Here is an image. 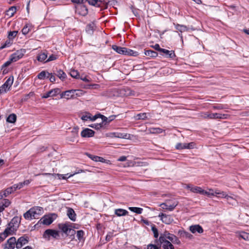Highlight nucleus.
<instances>
[{
    "mask_svg": "<svg viewBox=\"0 0 249 249\" xmlns=\"http://www.w3.org/2000/svg\"><path fill=\"white\" fill-rule=\"evenodd\" d=\"M43 208L41 207H34L31 208L24 214V217L26 219L37 218L39 215L42 214Z\"/></svg>",
    "mask_w": 249,
    "mask_h": 249,
    "instance_id": "obj_1",
    "label": "nucleus"
},
{
    "mask_svg": "<svg viewBox=\"0 0 249 249\" xmlns=\"http://www.w3.org/2000/svg\"><path fill=\"white\" fill-rule=\"evenodd\" d=\"M112 49L117 53L121 54L132 56H137L138 54V52H137L127 49L125 47H122L116 45H112Z\"/></svg>",
    "mask_w": 249,
    "mask_h": 249,
    "instance_id": "obj_2",
    "label": "nucleus"
},
{
    "mask_svg": "<svg viewBox=\"0 0 249 249\" xmlns=\"http://www.w3.org/2000/svg\"><path fill=\"white\" fill-rule=\"evenodd\" d=\"M201 116L204 119H224L228 118V115L217 113H209L208 112L203 113Z\"/></svg>",
    "mask_w": 249,
    "mask_h": 249,
    "instance_id": "obj_3",
    "label": "nucleus"
},
{
    "mask_svg": "<svg viewBox=\"0 0 249 249\" xmlns=\"http://www.w3.org/2000/svg\"><path fill=\"white\" fill-rule=\"evenodd\" d=\"M14 78L13 76L9 77L5 83L0 87V95L6 93L13 85Z\"/></svg>",
    "mask_w": 249,
    "mask_h": 249,
    "instance_id": "obj_4",
    "label": "nucleus"
},
{
    "mask_svg": "<svg viewBox=\"0 0 249 249\" xmlns=\"http://www.w3.org/2000/svg\"><path fill=\"white\" fill-rule=\"evenodd\" d=\"M59 228L65 233L67 235L74 234L75 231L72 229V226L68 223L60 224L58 226Z\"/></svg>",
    "mask_w": 249,
    "mask_h": 249,
    "instance_id": "obj_5",
    "label": "nucleus"
},
{
    "mask_svg": "<svg viewBox=\"0 0 249 249\" xmlns=\"http://www.w3.org/2000/svg\"><path fill=\"white\" fill-rule=\"evenodd\" d=\"M25 53L26 50L24 49L17 50L15 53L10 55L11 61H13V62L17 61L23 56Z\"/></svg>",
    "mask_w": 249,
    "mask_h": 249,
    "instance_id": "obj_6",
    "label": "nucleus"
},
{
    "mask_svg": "<svg viewBox=\"0 0 249 249\" xmlns=\"http://www.w3.org/2000/svg\"><path fill=\"white\" fill-rule=\"evenodd\" d=\"M59 236L58 231L52 229L46 230L43 235V237L44 238L47 239L48 240H50V237H53L54 238H57Z\"/></svg>",
    "mask_w": 249,
    "mask_h": 249,
    "instance_id": "obj_7",
    "label": "nucleus"
},
{
    "mask_svg": "<svg viewBox=\"0 0 249 249\" xmlns=\"http://www.w3.org/2000/svg\"><path fill=\"white\" fill-rule=\"evenodd\" d=\"M53 215H55V214L44 215L39 220L38 224H42L46 225H50L53 221V219L52 217Z\"/></svg>",
    "mask_w": 249,
    "mask_h": 249,
    "instance_id": "obj_8",
    "label": "nucleus"
},
{
    "mask_svg": "<svg viewBox=\"0 0 249 249\" xmlns=\"http://www.w3.org/2000/svg\"><path fill=\"white\" fill-rule=\"evenodd\" d=\"M196 144L194 142L190 143H178L176 145V148L178 150L184 149H191L195 147Z\"/></svg>",
    "mask_w": 249,
    "mask_h": 249,
    "instance_id": "obj_9",
    "label": "nucleus"
},
{
    "mask_svg": "<svg viewBox=\"0 0 249 249\" xmlns=\"http://www.w3.org/2000/svg\"><path fill=\"white\" fill-rule=\"evenodd\" d=\"M91 5L102 7L106 5L109 2L108 0H87Z\"/></svg>",
    "mask_w": 249,
    "mask_h": 249,
    "instance_id": "obj_10",
    "label": "nucleus"
},
{
    "mask_svg": "<svg viewBox=\"0 0 249 249\" xmlns=\"http://www.w3.org/2000/svg\"><path fill=\"white\" fill-rule=\"evenodd\" d=\"M78 130L79 128L78 127H73L70 132V135L67 137V140L70 142H74L78 137Z\"/></svg>",
    "mask_w": 249,
    "mask_h": 249,
    "instance_id": "obj_11",
    "label": "nucleus"
},
{
    "mask_svg": "<svg viewBox=\"0 0 249 249\" xmlns=\"http://www.w3.org/2000/svg\"><path fill=\"white\" fill-rule=\"evenodd\" d=\"M74 89H71L62 92L60 94L61 98H64L67 100L74 98V92H75Z\"/></svg>",
    "mask_w": 249,
    "mask_h": 249,
    "instance_id": "obj_12",
    "label": "nucleus"
},
{
    "mask_svg": "<svg viewBox=\"0 0 249 249\" xmlns=\"http://www.w3.org/2000/svg\"><path fill=\"white\" fill-rule=\"evenodd\" d=\"M16 230L17 229L15 228L8 225V227L5 229L4 231L0 234V235L2 237V239H5L8 235L13 234L14 231Z\"/></svg>",
    "mask_w": 249,
    "mask_h": 249,
    "instance_id": "obj_13",
    "label": "nucleus"
},
{
    "mask_svg": "<svg viewBox=\"0 0 249 249\" xmlns=\"http://www.w3.org/2000/svg\"><path fill=\"white\" fill-rule=\"evenodd\" d=\"M162 222L166 224H170L173 221V219L170 215L160 213L159 215Z\"/></svg>",
    "mask_w": 249,
    "mask_h": 249,
    "instance_id": "obj_14",
    "label": "nucleus"
},
{
    "mask_svg": "<svg viewBox=\"0 0 249 249\" xmlns=\"http://www.w3.org/2000/svg\"><path fill=\"white\" fill-rule=\"evenodd\" d=\"M16 246V238L15 237L10 238L5 244L4 249H14Z\"/></svg>",
    "mask_w": 249,
    "mask_h": 249,
    "instance_id": "obj_15",
    "label": "nucleus"
},
{
    "mask_svg": "<svg viewBox=\"0 0 249 249\" xmlns=\"http://www.w3.org/2000/svg\"><path fill=\"white\" fill-rule=\"evenodd\" d=\"M60 89H53L46 93H45L42 96L43 98H47L50 97H54L59 94Z\"/></svg>",
    "mask_w": 249,
    "mask_h": 249,
    "instance_id": "obj_16",
    "label": "nucleus"
},
{
    "mask_svg": "<svg viewBox=\"0 0 249 249\" xmlns=\"http://www.w3.org/2000/svg\"><path fill=\"white\" fill-rule=\"evenodd\" d=\"M28 242V238L27 236H21L19 237L18 240H16V248L20 249L23 245L27 244Z\"/></svg>",
    "mask_w": 249,
    "mask_h": 249,
    "instance_id": "obj_17",
    "label": "nucleus"
},
{
    "mask_svg": "<svg viewBox=\"0 0 249 249\" xmlns=\"http://www.w3.org/2000/svg\"><path fill=\"white\" fill-rule=\"evenodd\" d=\"M76 12L81 16H85L88 14V11L85 6L79 5L76 7Z\"/></svg>",
    "mask_w": 249,
    "mask_h": 249,
    "instance_id": "obj_18",
    "label": "nucleus"
},
{
    "mask_svg": "<svg viewBox=\"0 0 249 249\" xmlns=\"http://www.w3.org/2000/svg\"><path fill=\"white\" fill-rule=\"evenodd\" d=\"M214 193L215 194V196H216L218 198H226L227 200H229L230 198H233L231 196L228 195L226 192L224 191L220 192L218 189H215L214 190Z\"/></svg>",
    "mask_w": 249,
    "mask_h": 249,
    "instance_id": "obj_19",
    "label": "nucleus"
},
{
    "mask_svg": "<svg viewBox=\"0 0 249 249\" xmlns=\"http://www.w3.org/2000/svg\"><path fill=\"white\" fill-rule=\"evenodd\" d=\"M94 134V131L88 128L84 129L81 133V135L83 138L91 137Z\"/></svg>",
    "mask_w": 249,
    "mask_h": 249,
    "instance_id": "obj_20",
    "label": "nucleus"
},
{
    "mask_svg": "<svg viewBox=\"0 0 249 249\" xmlns=\"http://www.w3.org/2000/svg\"><path fill=\"white\" fill-rule=\"evenodd\" d=\"M186 188L189 189L191 192L195 193H198L202 195L203 192V189H202L201 187L198 186H194L190 184H188L187 185Z\"/></svg>",
    "mask_w": 249,
    "mask_h": 249,
    "instance_id": "obj_21",
    "label": "nucleus"
},
{
    "mask_svg": "<svg viewBox=\"0 0 249 249\" xmlns=\"http://www.w3.org/2000/svg\"><path fill=\"white\" fill-rule=\"evenodd\" d=\"M190 231L193 233H195L196 232L199 233H202L203 232V229L199 225H194L190 226Z\"/></svg>",
    "mask_w": 249,
    "mask_h": 249,
    "instance_id": "obj_22",
    "label": "nucleus"
},
{
    "mask_svg": "<svg viewBox=\"0 0 249 249\" xmlns=\"http://www.w3.org/2000/svg\"><path fill=\"white\" fill-rule=\"evenodd\" d=\"M20 222V218H19L18 216H15L13 217L10 223L8 224V226H11L16 229H17L18 228L19 224Z\"/></svg>",
    "mask_w": 249,
    "mask_h": 249,
    "instance_id": "obj_23",
    "label": "nucleus"
},
{
    "mask_svg": "<svg viewBox=\"0 0 249 249\" xmlns=\"http://www.w3.org/2000/svg\"><path fill=\"white\" fill-rule=\"evenodd\" d=\"M166 201L167 204L166 207H168V210L169 211H172L178 205V202L176 200H168Z\"/></svg>",
    "mask_w": 249,
    "mask_h": 249,
    "instance_id": "obj_24",
    "label": "nucleus"
},
{
    "mask_svg": "<svg viewBox=\"0 0 249 249\" xmlns=\"http://www.w3.org/2000/svg\"><path fill=\"white\" fill-rule=\"evenodd\" d=\"M95 28L96 26L95 23L94 22H91L87 25L86 28V32L88 34L91 35L93 34Z\"/></svg>",
    "mask_w": 249,
    "mask_h": 249,
    "instance_id": "obj_25",
    "label": "nucleus"
},
{
    "mask_svg": "<svg viewBox=\"0 0 249 249\" xmlns=\"http://www.w3.org/2000/svg\"><path fill=\"white\" fill-rule=\"evenodd\" d=\"M100 117H101L103 122L104 124H105L107 123H109L112 121L114 120L116 117L118 116V115H111L109 117H107L103 115L99 114V115Z\"/></svg>",
    "mask_w": 249,
    "mask_h": 249,
    "instance_id": "obj_26",
    "label": "nucleus"
},
{
    "mask_svg": "<svg viewBox=\"0 0 249 249\" xmlns=\"http://www.w3.org/2000/svg\"><path fill=\"white\" fill-rule=\"evenodd\" d=\"M113 134L115 137L125 139H131L132 136L130 134L121 132H115Z\"/></svg>",
    "mask_w": 249,
    "mask_h": 249,
    "instance_id": "obj_27",
    "label": "nucleus"
},
{
    "mask_svg": "<svg viewBox=\"0 0 249 249\" xmlns=\"http://www.w3.org/2000/svg\"><path fill=\"white\" fill-rule=\"evenodd\" d=\"M67 214L71 220H72L73 221H75L76 214L75 213V212L72 208H68L67 212Z\"/></svg>",
    "mask_w": 249,
    "mask_h": 249,
    "instance_id": "obj_28",
    "label": "nucleus"
},
{
    "mask_svg": "<svg viewBox=\"0 0 249 249\" xmlns=\"http://www.w3.org/2000/svg\"><path fill=\"white\" fill-rule=\"evenodd\" d=\"M161 52L165 54L167 57L173 59L176 57V54L173 51H169L165 49H162V50H161Z\"/></svg>",
    "mask_w": 249,
    "mask_h": 249,
    "instance_id": "obj_29",
    "label": "nucleus"
},
{
    "mask_svg": "<svg viewBox=\"0 0 249 249\" xmlns=\"http://www.w3.org/2000/svg\"><path fill=\"white\" fill-rule=\"evenodd\" d=\"M16 190L15 188H14L13 185L10 187L7 188L3 191V194L0 196V198H3V197H7L9 195L13 193Z\"/></svg>",
    "mask_w": 249,
    "mask_h": 249,
    "instance_id": "obj_30",
    "label": "nucleus"
},
{
    "mask_svg": "<svg viewBox=\"0 0 249 249\" xmlns=\"http://www.w3.org/2000/svg\"><path fill=\"white\" fill-rule=\"evenodd\" d=\"M114 213L117 216H122L127 215L128 212L124 209H117L115 210Z\"/></svg>",
    "mask_w": 249,
    "mask_h": 249,
    "instance_id": "obj_31",
    "label": "nucleus"
},
{
    "mask_svg": "<svg viewBox=\"0 0 249 249\" xmlns=\"http://www.w3.org/2000/svg\"><path fill=\"white\" fill-rule=\"evenodd\" d=\"M174 25L175 26L176 29L180 33L187 31L188 30V28L185 25L175 23H174Z\"/></svg>",
    "mask_w": 249,
    "mask_h": 249,
    "instance_id": "obj_32",
    "label": "nucleus"
},
{
    "mask_svg": "<svg viewBox=\"0 0 249 249\" xmlns=\"http://www.w3.org/2000/svg\"><path fill=\"white\" fill-rule=\"evenodd\" d=\"M55 74L62 81L64 80L67 77L66 74L61 70H57Z\"/></svg>",
    "mask_w": 249,
    "mask_h": 249,
    "instance_id": "obj_33",
    "label": "nucleus"
},
{
    "mask_svg": "<svg viewBox=\"0 0 249 249\" xmlns=\"http://www.w3.org/2000/svg\"><path fill=\"white\" fill-rule=\"evenodd\" d=\"M88 155L90 159H91L92 160L95 161H100L101 162H104L105 161V160L102 157H100L97 156H94L91 154H88Z\"/></svg>",
    "mask_w": 249,
    "mask_h": 249,
    "instance_id": "obj_34",
    "label": "nucleus"
},
{
    "mask_svg": "<svg viewBox=\"0 0 249 249\" xmlns=\"http://www.w3.org/2000/svg\"><path fill=\"white\" fill-rule=\"evenodd\" d=\"M17 8L15 6H12L9 8V9L6 11V15L10 17H12L14 16V14L16 12Z\"/></svg>",
    "mask_w": 249,
    "mask_h": 249,
    "instance_id": "obj_35",
    "label": "nucleus"
},
{
    "mask_svg": "<svg viewBox=\"0 0 249 249\" xmlns=\"http://www.w3.org/2000/svg\"><path fill=\"white\" fill-rule=\"evenodd\" d=\"M144 54L151 57H156L158 56V53L152 50H146L144 52Z\"/></svg>",
    "mask_w": 249,
    "mask_h": 249,
    "instance_id": "obj_36",
    "label": "nucleus"
},
{
    "mask_svg": "<svg viewBox=\"0 0 249 249\" xmlns=\"http://www.w3.org/2000/svg\"><path fill=\"white\" fill-rule=\"evenodd\" d=\"M17 120V116L15 114L12 113L9 115L6 121L8 123H14Z\"/></svg>",
    "mask_w": 249,
    "mask_h": 249,
    "instance_id": "obj_37",
    "label": "nucleus"
},
{
    "mask_svg": "<svg viewBox=\"0 0 249 249\" xmlns=\"http://www.w3.org/2000/svg\"><path fill=\"white\" fill-rule=\"evenodd\" d=\"M209 197L215 196L214 191L213 189H209V191L203 190V194Z\"/></svg>",
    "mask_w": 249,
    "mask_h": 249,
    "instance_id": "obj_38",
    "label": "nucleus"
},
{
    "mask_svg": "<svg viewBox=\"0 0 249 249\" xmlns=\"http://www.w3.org/2000/svg\"><path fill=\"white\" fill-rule=\"evenodd\" d=\"M47 58V54L46 53L43 52L39 53L37 56V59L38 61L42 62L46 59Z\"/></svg>",
    "mask_w": 249,
    "mask_h": 249,
    "instance_id": "obj_39",
    "label": "nucleus"
},
{
    "mask_svg": "<svg viewBox=\"0 0 249 249\" xmlns=\"http://www.w3.org/2000/svg\"><path fill=\"white\" fill-rule=\"evenodd\" d=\"M147 165L146 162H142V161H134L130 162L128 166H142Z\"/></svg>",
    "mask_w": 249,
    "mask_h": 249,
    "instance_id": "obj_40",
    "label": "nucleus"
},
{
    "mask_svg": "<svg viewBox=\"0 0 249 249\" xmlns=\"http://www.w3.org/2000/svg\"><path fill=\"white\" fill-rule=\"evenodd\" d=\"M128 209L131 212L138 214L142 213L143 211V209L142 208L138 207H129Z\"/></svg>",
    "mask_w": 249,
    "mask_h": 249,
    "instance_id": "obj_41",
    "label": "nucleus"
},
{
    "mask_svg": "<svg viewBox=\"0 0 249 249\" xmlns=\"http://www.w3.org/2000/svg\"><path fill=\"white\" fill-rule=\"evenodd\" d=\"M105 125V124H104L102 120H101V123L93 124L89 126L92 128L96 129H99L100 128L103 127Z\"/></svg>",
    "mask_w": 249,
    "mask_h": 249,
    "instance_id": "obj_42",
    "label": "nucleus"
},
{
    "mask_svg": "<svg viewBox=\"0 0 249 249\" xmlns=\"http://www.w3.org/2000/svg\"><path fill=\"white\" fill-rule=\"evenodd\" d=\"M84 232L82 230H79L77 231L76 236L79 241H84Z\"/></svg>",
    "mask_w": 249,
    "mask_h": 249,
    "instance_id": "obj_43",
    "label": "nucleus"
},
{
    "mask_svg": "<svg viewBox=\"0 0 249 249\" xmlns=\"http://www.w3.org/2000/svg\"><path fill=\"white\" fill-rule=\"evenodd\" d=\"M70 74L72 77L74 78L79 79L80 78L79 72L77 70H71L70 71Z\"/></svg>",
    "mask_w": 249,
    "mask_h": 249,
    "instance_id": "obj_44",
    "label": "nucleus"
},
{
    "mask_svg": "<svg viewBox=\"0 0 249 249\" xmlns=\"http://www.w3.org/2000/svg\"><path fill=\"white\" fill-rule=\"evenodd\" d=\"M162 248L163 249H175L174 246L169 241L165 242V244L162 245Z\"/></svg>",
    "mask_w": 249,
    "mask_h": 249,
    "instance_id": "obj_45",
    "label": "nucleus"
},
{
    "mask_svg": "<svg viewBox=\"0 0 249 249\" xmlns=\"http://www.w3.org/2000/svg\"><path fill=\"white\" fill-rule=\"evenodd\" d=\"M178 232L180 233V235L183 237H185L187 238L192 239L193 237V235L187 231H179Z\"/></svg>",
    "mask_w": 249,
    "mask_h": 249,
    "instance_id": "obj_46",
    "label": "nucleus"
},
{
    "mask_svg": "<svg viewBox=\"0 0 249 249\" xmlns=\"http://www.w3.org/2000/svg\"><path fill=\"white\" fill-rule=\"evenodd\" d=\"M18 32L17 31H10L8 33V37L10 40H13V39L17 36Z\"/></svg>",
    "mask_w": 249,
    "mask_h": 249,
    "instance_id": "obj_47",
    "label": "nucleus"
},
{
    "mask_svg": "<svg viewBox=\"0 0 249 249\" xmlns=\"http://www.w3.org/2000/svg\"><path fill=\"white\" fill-rule=\"evenodd\" d=\"M239 236L245 240H249V233L242 231L240 232Z\"/></svg>",
    "mask_w": 249,
    "mask_h": 249,
    "instance_id": "obj_48",
    "label": "nucleus"
},
{
    "mask_svg": "<svg viewBox=\"0 0 249 249\" xmlns=\"http://www.w3.org/2000/svg\"><path fill=\"white\" fill-rule=\"evenodd\" d=\"M136 119L137 120H145L147 118V113H139L137 115Z\"/></svg>",
    "mask_w": 249,
    "mask_h": 249,
    "instance_id": "obj_49",
    "label": "nucleus"
},
{
    "mask_svg": "<svg viewBox=\"0 0 249 249\" xmlns=\"http://www.w3.org/2000/svg\"><path fill=\"white\" fill-rule=\"evenodd\" d=\"M159 240L161 244H162V245L165 244V242L168 241V240H167V238L165 237V232L163 234H161V235L160 236Z\"/></svg>",
    "mask_w": 249,
    "mask_h": 249,
    "instance_id": "obj_50",
    "label": "nucleus"
},
{
    "mask_svg": "<svg viewBox=\"0 0 249 249\" xmlns=\"http://www.w3.org/2000/svg\"><path fill=\"white\" fill-rule=\"evenodd\" d=\"M213 108L214 109H223L228 108L226 105L219 104L216 106H213Z\"/></svg>",
    "mask_w": 249,
    "mask_h": 249,
    "instance_id": "obj_51",
    "label": "nucleus"
},
{
    "mask_svg": "<svg viewBox=\"0 0 249 249\" xmlns=\"http://www.w3.org/2000/svg\"><path fill=\"white\" fill-rule=\"evenodd\" d=\"M30 31L29 24H26L22 29V33L23 35H27Z\"/></svg>",
    "mask_w": 249,
    "mask_h": 249,
    "instance_id": "obj_52",
    "label": "nucleus"
},
{
    "mask_svg": "<svg viewBox=\"0 0 249 249\" xmlns=\"http://www.w3.org/2000/svg\"><path fill=\"white\" fill-rule=\"evenodd\" d=\"M163 130L160 128H151L150 132L152 133H157L160 134L162 133Z\"/></svg>",
    "mask_w": 249,
    "mask_h": 249,
    "instance_id": "obj_53",
    "label": "nucleus"
},
{
    "mask_svg": "<svg viewBox=\"0 0 249 249\" xmlns=\"http://www.w3.org/2000/svg\"><path fill=\"white\" fill-rule=\"evenodd\" d=\"M12 43V40H10V39L8 38V40H7L4 44H3L1 47L0 48V49H3L4 48L9 47Z\"/></svg>",
    "mask_w": 249,
    "mask_h": 249,
    "instance_id": "obj_54",
    "label": "nucleus"
},
{
    "mask_svg": "<svg viewBox=\"0 0 249 249\" xmlns=\"http://www.w3.org/2000/svg\"><path fill=\"white\" fill-rule=\"evenodd\" d=\"M0 204L5 208H7L10 205L11 202L7 199H4Z\"/></svg>",
    "mask_w": 249,
    "mask_h": 249,
    "instance_id": "obj_55",
    "label": "nucleus"
},
{
    "mask_svg": "<svg viewBox=\"0 0 249 249\" xmlns=\"http://www.w3.org/2000/svg\"><path fill=\"white\" fill-rule=\"evenodd\" d=\"M46 73H47V72L46 71H42L38 74V78L41 80L44 79L46 77Z\"/></svg>",
    "mask_w": 249,
    "mask_h": 249,
    "instance_id": "obj_56",
    "label": "nucleus"
},
{
    "mask_svg": "<svg viewBox=\"0 0 249 249\" xmlns=\"http://www.w3.org/2000/svg\"><path fill=\"white\" fill-rule=\"evenodd\" d=\"M165 237L167 238V239H168L170 241H171V240L173 239V237H174L175 235L169 233L168 231H165Z\"/></svg>",
    "mask_w": 249,
    "mask_h": 249,
    "instance_id": "obj_57",
    "label": "nucleus"
},
{
    "mask_svg": "<svg viewBox=\"0 0 249 249\" xmlns=\"http://www.w3.org/2000/svg\"><path fill=\"white\" fill-rule=\"evenodd\" d=\"M152 231L153 232L154 237L158 238L159 236V232L158 229L156 228L155 226L152 227Z\"/></svg>",
    "mask_w": 249,
    "mask_h": 249,
    "instance_id": "obj_58",
    "label": "nucleus"
},
{
    "mask_svg": "<svg viewBox=\"0 0 249 249\" xmlns=\"http://www.w3.org/2000/svg\"><path fill=\"white\" fill-rule=\"evenodd\" d=\"M75 92H74V98H76L77 97H79L81 95H83L84 92L82 90L79 89H74Z\"/></svg>",
    "mask_w": 249,
    "mask_h": 249,
    "instance_id": "obj_59",
    "label": "nucleus"
},
{
    "mask_svg": "<svg viewBox=\"0 0 249 249\" xmlns=\"http://www.w3.org/2000/svg\"><path fill=\"white\" fill-rule=\"evenodd\" d=\"M47 74L48 75L47 76V77L49 78L50 81L51 82H54L55 81V77L52 73L47 72Z\"/></svg>",
    "mask_w": 249,
    "mask_h": 249,
    "instance_id": "obj_60",
    "label": "nucleus"
},
{
    "mask_svg": "<svg viewBox=\"0 0 249 249\" xmlns=\"http://www.w3.org/2000/svg\"><path fill=\"white\" fill-rule=\"evenodd\" d=\"M57 58V55L52 54L49 56V58L46 61V62H50L51 61L56 60Z\"/></svg>",
    "mask_w": 249,
    "mask_h": 249,
    "instance_id": "obj_61",
    "label": "nucleus"
},
{
    "mask_svg": "<svg viewBox=\"0 0 249 249\" xmlns=\"http://www.w3.org/2000/svg\"><path fill=\"white\" fill-rule=\"evenodd\" d=\"M172 243L179 245L180 244V241L179 239L176 236H174L173 239L171 241Z\"/></svg>",
    "mask_w": 249,
    "mask_h": 249,
    "instance_id": "obj_62",
    "label": "nucleus"
},
{
    "mask_svg": "<svg viewBox=\"0 0 249 249\" xmlns=\"http://www.w3.org/2000/svg\"><path fill=\"white\" fill-rule=\"evenodd\" d=\"M13 186L14 188H15V190H16L17 189H20L22 188L24 186V185L23 182H19L18 184H15L13 185Z\"/></svg>",
    "mask_w": 249,
    "mask_h": 249,
    "instance_id": "obj_63",
    "label": "nucleus"
},
{
    "mask_svg": "<svg viewBox=\"0 0 249 249\" xmlns=\"http://www.w3.org/2000/svg\"><path fill=\"white\" fill-rule=\"evenodd\" d=\"M147 249H160L156 245L150 244L147 245Z\"/></svg>",
    "mask_w": 249,
    "mask_h": 249,
    "instance_id": "obj_64",
    "label": "nucleus"
}]
</instances>
